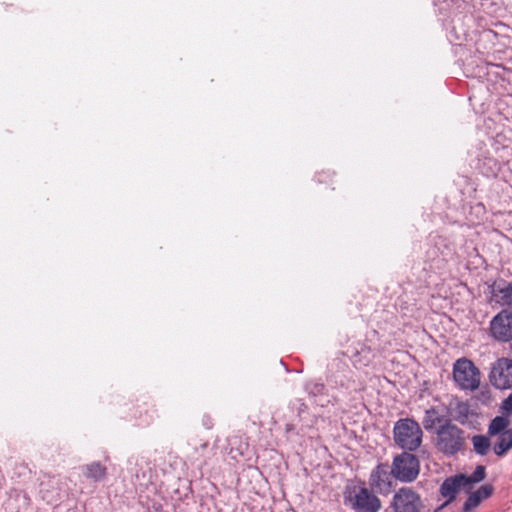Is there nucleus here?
<instances>
[{
	"label": "nucleus",
	"mask_w": 512,
	"mask_h": 512,
	"mask_svg": "<svg viewBox=\"0 0 512 512\" xmlns=\"http://www.w3.org/2000/svg\"><path fill=\"white\" fill-rule=\"evenodd\" d=\"M493 493L490 484L482 485L478 490L471 493L463 505V512H474L483 500L488 499Z\"/></svg>",
	"instance_id": "obj_12"
},
{
	"label": "nucleus",
	"mask_w": 512,
	"mask_h": 512,
	"mask_svg": "<svg viewBox=\"0 0 512 512\" xmlns=\"http://www.w3.org/2000/svg\"><path fill=\"white\" fill-rule=\"evenodd\" d=\"M394 478L392 469L387 464L380 463L371 471L369 477L370 488L386 496L393 489Z\"/></svg>",
	"instance_id": "obj_8"
},
{
	"label": "nucleus",
	"mask_w": 512,
	"mask_h": 512,
	"mask_svg": "<svg viewBox=\"0 0 512 512\" xmlns=\"http://www.w3.org/2000/svg\"><path fill=\"white\" fill-rule=\"evenodd\" d=\"M391 469L395 479L409 483L414 481L419 474V460L411 453L402 452L394 457Z\"/></svg>",
	"instance_id": "obj_5"
},
{
	"label": "nucleus",
	"mask_w": 512,
	"mask_h": 512,
	"mask_svg": "<svg viewBox=\"0 0 512 512\" xmlns=\"http://www.w3.org/2000/svg\"><path fill=\"white\" fill-rule=\"evenodd\" d=\"M500 410L506 416L512 415V392L502 401Z\"/></svg>",
	"instance_id": "obj_20"
},
{
	"label": "nucleus",
	"mask_w": 512,
	"mask_h": 512,
	"mask_svg": "<svg viewBox=\"0 0 512 512\" xmlns=\"http://www.w3.org/2000/svg\"><path fill=\"white\" fill-rule=\"evenodd\" d=\"M465 444V432L457 425L446 422L436 432V448L452 456L461 451Z\"/></svg>",
	"instance_id": "obj_2"
},
{
	"label": "nucleus",
	"mask_w": 512,
	"mask_h": 512,
	"mask_svg": "<svg viewBox=\"0 0 512 512\" xmlns=\"http://www.w3.org/2000/svg\"><path fill=\"white\" fill-rule=\"evenodd\" d=\"M490 303L512 308V281L498 280L489 286Z\"/></svg>",
	"instance_id": "obj_10"
},
{
	"label": "nucleus",
	"mask_w": 512,
	"mask_h": 512,
	"mask_svg": "<svg viewBox=\"0 0 512 512\" xmlns=\"http://www.w3.org/2000/svg\"><path fill=\"white\" fill-rule=\"evenodd\" d=\"M455 411L456 420L459 421L460 423H464L469 417L470 408L467 403L460 402L457 404Z\"/></svg>",
	"instance_id": "obj_19"
},
{
	"label": "nucleus",
	"mask_w": 512,
	"mask_h": 512,
	"mask_svg": "<svg viewBox=\"0 0 512 512\" xmlns=\"http://www.w3.org/2000/svg\"><path fill=\"white\" fill-rule=\"evenodd\" d=\"M453 379L461 390L475 391L481 383V372L471 360L463 357L453 364Z\"/></svg>",
	"instance_id": "obj_4"
},
{
	"label": "nucleus",
	"mask_w": 512,
	"mask_h": 512,
	"mask_svg": "<svg viewBox=\"0 0 512 512\" xmlns=\"http://www.w3.org/2000/svg\"><path fill=\"white\" fill-rule=\"evenodd\" d=\"M491 385L499 390L512 387V359L502 357L492 365L488 375Z\"/></svg>",
	"instance_id": "obj_7"
},
{
	"label": "nucleus",
	"mask_w": 512,
	"mask_h": 512,
	"mask_svg": "<svg viewBox=\"0 0 512 512\" xmlns=\"http://www.w3.org/2000/svg\"><path fill=\"white\" fill-rule=\"evenodd\" d=\"M485 476H486L485 467L479 465L475 468L474 472L471 475H469V476L465 475V480H463V483H464L465 487L469 486L471 484H474V483H479L482 480H484Z\"/></svg>",
	"instance_id": "obj_18"
},
{
	"label": "nucleus",
	"mask_w": 512,
	"mask_h": 512,
	"mask_svg": "<svg viewBox=\"0 0 512 512\" xmlns=\"http://www.w3.org/2000/svg\"><path fill=\"white\" fill-rule=\"evenodd\" d=\"M512 448V428L506 430L498 436V441L494 444L493 450L497 456H503Z\"/></svg>",
	"instance_id": "obj_14"
},
{
	"label": "nucleus",
	"mask_w": 512,
	"mask_h": 512,
	"mask_svg": "<svg viewBox=\"0 0 512 512\" xmlns=\"http://www.w3.org/2000/svg\"><path fill=\"white\" fill-rule=\"evenodd\" d=\"M83 474L86 478L95 482L105 479L107 469L100 462H92L82 467Z\"/></svg>",
	"instance_id": "obj_13"
},
{
	"label": "nucleus",
	"mask_w": 512,
	"mask_h": 512,
	"mask_svg": "<svg viewBox=\"0 0 512 512\" xmlns=\"http://www.w3.org/2000/svg\"><path fill=\"white\" fill-rule=\"evenodd\" d=\"M203 424H204V426H205L207 429H210V428L212 427V425H213L212 420H211V418H210V417H205V418L203 419Z\"/></svg>",
	"instance_id": "obj_21"
},
{
	"label": "nucleus",
	"mask_w": 512,
	"mask_h": 512,
	"mask_svg": "<svg viewBox=\"0 0 512 512\" xmlns=\"http://www.w3.org/2000/svg\"><path fill=\"white\" fill-rule=\"evenodd\" d=\"M390 507L394 512H421L424 505L420 494L412 487H401L393 495Z\"/></svg>",
	"instance_id": "obj_6"
},
{
	"label": "nucleus",
	"mask_w": 512,
	"mask_h": 512,
	"mask_svg": "<svg viewBox=\"0 0 512 512\" xmlns=\"http://www.w3.org/2000/svg\"><path fill=\"white\" fill-rule=\"evenodd\" d=\"M509 417L510 416L502 414V416H496L494 419H492L488 426V435L499 436L501 433H504L506 430H508V426L510 425Z\"/></svg>",
	"instance_id": "obj_15"
},
{
	"label": "nucleus",
	"mask_w": 512,
	"mask_h": 512,
	"mask_svg": "<svg viewBox=\"0 0 512 512\" xmlns=\"http://www.w3.org/2000/svg\"><path fill=\"white\" fill-rule=\"evenodd\" d=\"M395 443L407 451L417 450L421 443L423 432L420 425L412 419H399L393 428Z\"/></svg>",
	"instance_id": "obj_1"
},
{
	"label": "nucleus",
	"mask_w": 512,
	"mask_h": 512,
	"mask_svg": "<svg viewBox=\"0 0 512 512\" xmlns=\"http://www.w3.org/2000/svg\"><path fill=\"white\" fill-rule=\"evenodd\" d=\"M472 444H473L474 451L481 456L486 455L489 452L490 447H491L488 437L484 436V435L473 436Z\"/></svg>",
	"instance_id": "obj_16"
},
{
	"label": "nucleus",
	"mask_w": 512,
	"mask_h": 512,
	"mask_svg": "<svg viewBox=\"0 0 512 512\" xmlns=\"http://www.w3.org/2000/svg\"><path fill=\"white\" fill-rule=\"evenodd\" d=\"M344 498L345 504L355 512H378L381 509L380 499L365 486L348 487Z\"/></svg>",
	"instance_id": "obj_3"
},
{
	"label": "nucleus",
	"mask_w": 512,
	"mask_h": 512,
	"mask_svg": "<svg viewBox=\"0 0 512 512\" xmlns=\"http://www.w3.org/2000/svg\"><path fill=\"white\" fill-rule=\"evenodd\" d=\"M491 336L500 342L512 340V312L506 309L497 313L490 321Z\"/></svg>",
	"instance_id": "obj_9"
},
{
	"label": "nucleus",
	"mask_w": 512,
	"mask_h": 512,
	"mask_svg": "<svg viewBox=\"0 0 512 512\" xmlns=\"http://www.w3.org/2000/svg\"><path fill=\"white\" fill-rule=\"evenodd\" d=\"M441 418L438 411L431 407L425 411V415L422 420L423 427L427 431H431L436 424L440 423Z\"/></svg>",
	"instance_id": "obj_17"
},
{
	"label": "nucleus",
	"mask_w": 512,
	"mask_h": 512,
	"mask_svg": "<svg viewBox=\"0 0 512 512\" xmlns=\"http://www.w3.org/2000/svg\"><path fill=\"white\" fill-rule=\"evenodd\" d=\"M463 480H465V475L463 474L455 475L444 480L440 486L439 492L442 497L446 498V501L441 507L451 503L456 498L458 490L461 487H465Z\"/></svg>",
	"instance_id": "obj_11"
}]
</instances>
